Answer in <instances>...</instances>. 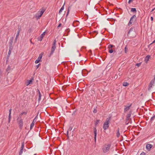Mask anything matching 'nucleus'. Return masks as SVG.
Listing matches in <instances>:
<instances>
[{"label":"nucleus","mask_w":155,"mask_h":155,"mask_svg":"<svg viewBox=\"0 0 155 155\" xmlns=\"http://www.w3.org/2000/svg\"><path fill=\"white\" fill-rule=\"evenodd\" d=\"M111 119L110 117L107 118L105 122L103 124V128L104 130L107 129L109 126V124L110 123Z\"/></svg>","instance_id":"obj_1"},{"label":"nucleus","mask_w":155,"mask_h":155,"mask_svg":"<svg viewBox=\"0 0 155 155\" xmlns=\"http://www.w3.org/2000/svg\"><path fill=\"white\" fill-rule=\"evenodd\" d=\"M134 33H135V29H134V27H133L130 28L128 32L127 35H130V37H134L136 36V35L135 34L134 35H132V34Z\"/></svg>","instance_id":"obj_2"},{"label":"nucleus","mask_w":155,"mask_h":155,"mask_svg":"<svg viewBox=\"0 0 155 155\" xmlns=\"http://www.w3.org/2000/svg\"><path fill=\"white\" fill-rule=\"evenodd\" d=\"M56 40H54L53 42V43L52 45V47L51 48V51L49 55H48V57H50L54 53V51L56 48Z\"/></svg>","instance_id":"obj_3"},{"label":"nucleus","mask_w":155,"mask_h":155,"mask_svg":"<svg viewBox=\"0 0 155 155\" xmlns=\"http://www.w3.org/2000/svg\"><path fill=\"white\" fill-rule=\"evenodd\" d=\"M137 20V18L135 15H133L130 18V20L128 24V25H131L134 21L135 22Z\"/></svg>","instance_id":"obj_4"},{"label":"nucleus","mask_w":155,"mask_h":155,"mask_svg":"<svg viewBox=\"0 0 155 155\" xmlns=\"http://www.w3.org/2000/svg\"><path fill=\"white\" fill-rule=\"evenodd\" d=\"M110 145L108 144L106 146L104 147L102 149L103 152L105 153L108 151L110 148Z\"/></svg>","instance_id":"obj_5"},{"label":"nucleus","mask_w":155,"mask_h":155,"mask_svg":"<svg viewBox=\"0 0 155 155\" xmlns=\"http://www.w3.org/2000/svg\"><path fill=\"white\" fill-rule=\"evenodd\" d=\"M43 54V53H41L39 54L38 59L36 60L35 61V62L36 64H37L40 62V61H41V59L42 58Z\"/></svg>","instance_id":"obj_6"},{"label":"nucleus","mask_w":155,"mask_h":155,"mask_svg":"<svg viewBox=\"0 0 155 155\" xmlns=\"http://www.w3.org/2000/svg\"><path fill=\"white\" fill-rule=\"evenodd\" d=\"M127 105L126 106H125V107L124 109V112H126L127 111H128L130 108V107L132 105V104H127Z\"/></svg>","instance_id":"obj_7"},{"label":"nucleus","mask_w":155,"mask_h":155,"mask_svg":"<svg viewBox=\"0 0 155 155\" xmlns=\"http://www.w3.org/2000/svg\"><path fill=\"white\" fill-rule=\"evenodd\" d=\"M45 10L44 9H42L41 11L38 12L37 14V16H38V17H41L43 14Z\"/></svg>","instance_id":"obj_8"},{"label":"nucleus","mask_w":155,"mask_h":155,"mask_svg":"<svg viewBox=\"0 0 155 155\" xmlns=\"http://www.w3.org/2000/svg\"><path fill=\"white\" fill-rule=\"evenodd\" d=\"M154 80H152L150 82L149 85V87L148 88V91H150V90L151 88L152 87L154 83Z\"/></svg>","instance_id":"obj_9"},{"label":"nucleus","mask_w":155,"mask_h":155,"mask_svg":"<svg viewBox=\"0 0 155 155\" xmlns=\"http://www.w3.org/2000/svg\"><path fill=\"white\" fill-rule=\"evenodd\" d=\"M94 140L95 142H96V137L97 135V130L95 127H94Z\"/></svg>","instance_id":"obj_10"},{"label":"nucleus","mask_w":155,"mask_h":155,"mask_svg":"<svg viewBox=\"0 0 155 155\" xmlns=\"http://www.w3.org/2000/svg\"><path fill=\"white\" fill-rule=\"evenodd\" d=\"M18 125L19 128L21 129H22L23 125V120L22 119H21L18 121Z\"/></svg>","instance_id":"obj_11"},{"label":"nucleus","mask_w":155,"mask_h":155,"mask_svg":"<svg viewBox=\"0 0 155 155\" xmlns=\"http://www.w3.org/2000/svg\"><path fill=\"white\" fill-rule=\"evenodd\" d=\"M46 33V31L44 32L42 34H41L39 38H38V39L39 41H41Z\"/></svg>","instance_id":"obj_12"},{"label":"nucleus","mask_w":155,"mask_h":155,"mask_svg":"<svg viewBox=\"0 0 155 155\" xmlns=\"http://www.w3.org/2000/svg\"><path fill=\"white\" fill-rule=\"evenodd\" d=\"M13 38H14L13 37H12L11 38L10 40L9 47L13 48Z\"/></svg>","instance_id":"obj_13"},{"label":"nucleus","mask_w":155,"mask_h":155,"mask_svg":"<svg viewBox=\"0 0 155 155\" xmlns=\"http://www.w3.org/2000/svg\"><path fill=\"white\" fill-rule=\"evenodd\" d=\"M153 146L150 144H147L146 146V148L148 151H150L151 148Z\"/></svg>","instance_id":"obj_14"},{"label":"nucleus","mask_w":155,"mask_h":155,"mask_svg":"<svg viewBox=\"0 0 155 155\" xmlns=\"http://www.w3.org/2000/svg\"><path fill=\"white\" fill-rule=\"evenodd\" d=\"M9 51L8 53V54L7 57V59H8L9 58V57L10 56V55L11 54V52L12 50L13 49V48H11V47H9Z\"/></svg>","instance_id":"obj_15"},{"label":"nucleus","mask_w":155,"mask_h":155,"mask_svg":"<svg viewBox=\"0 0 155 155\" xmlns=\"http://www.w3.org/2000/svg\"><path fill=\"white\" fill-rule=\"evenodd\" d=\"M150 57V55H147L146 57L144 59V61L145 62V63L147 64V62L149 60V59Z\"/></svg>","instance_id":"obj_16"},{"label":"nucleus","mask_w":155,"mask_h":155,"mask_svg":"<svg viewBox=\"0 0 155 155\" xmlns=\"http://www.w3.org/2000/svg\"><path fill=\"white\" fill-rule=\"evenodd\" d=\"M11 110H12V109H10V110H9V114L8 119V123H10V120H11Z\"/></svg>","instance_id":"obj_17"},{"label":"nucleus","mask_w":155,"mask_h":155,"mask_svg":"<svg viewBox=\"0 0 155 155\" xmlns=\"http://www.w3.org/2000/svg\"><path fill=\"white\" fill-rule=\"evenodd\" d=\"M34 80L33 78L32 77L31 78V79L28 81V83L27 84V86L29 85V84H31L32 82V81Z\"/></svg>","instance_id":"obj_18"},{"label":"nucleus","mask_w":155,"mask_h":155,"mask_svg":"<svg viewBox=\"0 0 155 155\" xmlns=\"http://www.w3.org/2000/svg\"><path fill=\"white\" fill-rule=\"evenodd\" d=\"M131 114L132 111H130L129 112V113L127 114L126 116V118H130V117H131Z\"/></svg>","instance_id":"obj_19"},{"label":"nucleus","mask_w":155,"mask_h":155,"mask_svg":"<svg viewBox=\"0 0 155 155\" xmlns=\"http://www.w3.org/2000/svg\"><path fill=\"white\" fill-rule=\"evenodd\" d=\"M120 128L118 127L117 128V132L116 133L117 137H119L120 136V133L119 132Z\"/></svg>","instance_id":"obj_20"},{"label":"nucleus","mask_w":155,"mask_h":155,"mask_svg":"<svg viewBox=\"0 0 155 155\" xmlns=\"http://www.w3.org/2000/svg\"><path fill=\"white\" fill-rule=\"evenodd\" d=\"M65 2L64 3L63 6L61 7V8L59 10V12H58V13L59 14L61 13V12H62V11L64 10V5H65Z\"/></svg>","instance_id":"obj_21"},{"label":"nucleus","mask_w":155,"mask_h":155,"mask_svg":"<svg viewBox=\"0 0 155 155\" xmlns=\"http://www.w3.org/2000/svg\"><path fill=\"white\" fill-rule=\"evenodd\" d=\"M100 121V120H96V122L94 123L95 127H95L96 128L97 124H98Z\"/></svg>","instance_id":"obj_22"},{"label":"nucleus","mask_w":155,"mask_h":155,"mask_svg":"<svg viewBox=\"0 0 155 155\" xmlns=\"http://www.w3.org/2000/svg\"><path fill=\"white\" fill-rule=\"evenodd\" d=\"M35 119H34L33 121V122H32L30 126V130H31L32 128L34 126L35 124L34 122V120H35Z\"/></svg>","instance_id":"obj_23"},{"label":"nucleus","mask_w":155,"mask_h":155,"mask_svg":"<svg viewBox=\"0 0 155 155\" xmlns=\"http://www.w3.org/2000/svg\"><path fill=\"white\" fill-rule=\"evenodd\" d=\"M131 12L136 13L137 12V10L135 8H132L131 9Z\"/></svg>","instance_id":"obj_24"},{"label":"nucleus","mask_w":155,"mask_h":155,"mask_svg":"<svg viewBox=\"0 0 155 155\" xmlns=\"http://www.w3.org/2000/svg\"><path fill=\"white\" fill-rule=\"evenodd\" d=\"M11 69V67L10 66H8L7 68L6 71L7 72H8V73H9V71Z\"/></svg>","instance_id":"obj_25"},{"label":"nucleus","mask_w":155,"mask_h":155,"mask_svg":"<svg viewBox=\"0 0 155 155\" xmlns=\"http://www.w3.org/2000/svg\"><path fill=\"white\" fill-rule=\"evenodd\" d=\"M115 47V46L111 44L109 45L108 46V48L109 49H112V48Z\"/></svg>","instance_id":"obj_26"},{"label":"nucleus","mask_w":155,"mask_h":155,"mask_svg":"<svg viewBox=\"0 0 155 155\" xmlns=\"http://www.w3.org/2000/svg\"><path fill=\"white\" fill-rule=\"evenodd\" d=\"M108 51L109 53L111 54L113 52H115V51L114 50H113L112 49H109Z\"/></svg>","instance_id":"obj_27"},{"label":"nucleus","mask_w":155,"mask_h":155,"mask_svg":"<svg viewBox=\"0 0 155 155\" xmlns=\"http://www.w3.org/2000/svg\"><path fill=\"white\" fill-rule=\"evenodd\" d=\"M130 119V118H126L125 121L126 124L127 125L128 124V123H129V121H128Z\"/></svg>","instance_id":"obj_28"},{"label":"nucleus","mask_w":155,"mask_h":155,"mask_svg":"<svg viewBox=\"0 0 155 155\" xmlns=\"http://www.w3.org/2000/svg\"><path fill=\"white\" fill-rule=\"evenodd\" d=\"M27 114V112H23L22 113H21L19 115V116L21 117V116L23 115L24 114L25 115H26Z\"/></svg>","instance_id":"obj_29"},{"label":"nucleus","mask_w":155,"mask_h":155,"mask_svg":"<svg viewBox=\"0 0 155 155\" xmlns=\"http://www.w3.org/2000/svg\"><path fill=\"white\" fill-rule=\"evenodd\" d=\"M129 85V83H127V82H124L123 83V85L124 86H127Z\"/></svg>","instance_id":"obj_30"},{"label":"nucleus","mask_w":155,"mask_h":155,"mask_svg":"<svg viewBox=\"0 0 155 155\" xmlns=\"http://www.w3.org/2000/svg\"><path fill=\"white\" fill-rule=\"evenodd\" d=\"M21 30V27L20 26H18V28L17 32H20Z\"/></svg>","instance_id":"obj_31"},{"label":"nucleus","mask_w":155,"mask_h":155,"mask_svg":"<svg viewBox=\"0 0 155 155\" xmlns=\"http://www.w3.org/2000/svg\"><path fill=\"white\" fill-rule=\"evenodd\" d=\"M24 142H23L21 143V149L23 150V149L24 147Z\"/></svg>","instance_id":"obj_32"},{"label":"nucleus","mask_w":155,"mask_h":155,"mask_svg":"<svg viewBox=\"0 0 155 155\" xmlns=\"http://www.w3.org/2000/svg\"><path fill=\"white\" fill-rule=\"evenodd\" d=\"M41 94H40V95H39L38 98V102H39L41 99Z\"/></svg>","instance_id":"obj_33"},{"label":"nucleus","mask_w":155,"mask_h":155,"mask_svg":"<svg viewBox=\"0 0 155 155\" xmlns=\"http://www.w3.org/2000/svg\"><path fill=\"white\" fill-rule=\"evenodd\" d=\"M23 152V150L20 149V150L19 152V155H21Z\"/></svg>","instance_id":"obj_34"},{"label":"nucleus","mask_w":155,"mask_h":155,"mask_svg":"<svg viewBox=\"0 0 155 155\" xmlns=\"http://www.w3.org/2000/svg\"><path fill=\"white\" fill-rule=\"evenodd\" d=\"M124 50H125V52L126 53H127V50H128V48H127V46H126L124 48Z\"/></svg>","instance_id":"obj_35"},{"label":"nucleus","mask_w":155,"mask_h":155,"mask_svg":"<svg viewBox=\"0 0 155 155\" xmlns=\"http://www.w3.org/2000/svg\"><path fill=\"white\" fill-rule=\"evenodd\" d=\"M141 63H137L136 64V66H137L138 67H139Z\"/></svg>","instance_id":"obj_36"},{"label":"nucleus","mask_w":155,"mask_h":155,"mask_svg":"<svg viewBox=\"0 0 155 155\" xmlns=\"http://www.w3.org/2000/svg\"><path fill=\"white\" fill-rule=\"evenodd\" d=\"M155 118V115L153 116L150 119L151 120H154V119Z\"/></svg>","instance_id":"obj_37"},{"label":"nucleus","mask_w":155,"mask_h":155,"mask_svg":"<svg viewBox=\"0 0 155 155\" xmlns=\"http://www.w3.org/2000/svg\"><path fill=\"white\" fill-rule=\"evenodd\" d=\"M93 112L94 113H96L97 112V110L96 108H94L93 111Z\"/></svg>","instance_id":"obj_38"},{"label":"nucleus","mask_w":155,"mask_h":155,"mask_svg":"<svg viewBox=\"0 0 155 155\" xmlns=\"http://www.w3.org/2000/svg\"><path fill=\"white\" fill-rule=\"evenodd\" d=\"M19 33H20V32H17V34H16V38H18V36H19Z\"/></svg>","instance_id":"obj_39"},{"label":"nucleus","mask_w":155,"mask_h":155,"mask_svg":"<svg viewBox=\"0 0 155 155\" xmlns=\"http://www.w3.org/2000/svg\"><path fill=\"white\" fill-rule=\"evenodd\" d=\"M72 127L70 126L68 130V131H71L72 130Z\"/></svg>","instance_id":"obj_40"},{"label":"nucleus","mask_w":155,"mask_h":155,"mask_svg":"<svg viewBox=\"0 0 155 155\" xmlns=\"http://www.w3.org/2000/svg\"><path fill=\"white\" fill-rule=\"evenodd\" d=\"M67 139H68L69 138V136H68V130H67Z\"/></svg>","instance_id":"obj_41"},{"label":"nucleus","mask_w":155,"mask_h":155,"mask_svg":"<svg viewBox=\"0 0 155 155\" xmlns=\"http://www.w3.org/2000/svg\"><path fill=\"white\" fill-rule=\"evenodd\" d=\"M40 64H41L39 63V64H38V65H37L36 66V69H37L39 67V65H40Z\"/></svg>","instance_id":"obj_42"},{"label":"nucleus","mask_w":155,"mask_h":155,"mask_svg":"<svg viewBox=\"0 0 155 155\" xmlns=\"http://www.w3.org/2000/svg\"><path fill=\"white\" fill-rule=\"evenodd\" d=\"M146 154V153L144 152H142L141 153L140 155H145Z\"/></svg>","instance_id":"obj_43"},{"label":"nucleus","mask_w":155,"mask_h":155,"mask_svg":"<svg viewBox=\"0 0 155 155\" xmlns=\"http://www.w3.org/2000/svg\"><path fill=\"white\" fill-rule=\"evenodd\" d=\"M134 0H129L128 2V3L129 4L131 2H133Z\"/></svg>","instance_id":"obj_44"},{"label":"nucleus","mask_w":155,"mask_h":155,"mask_svg":"<svg viewBox=\"0 0 155 155\" xmlns=\"http://www.w3.org/2000/svg\"><path fill=\"white\" fill-rule=\"evenodd\" d=\"M70 12V9H68L67 14L68 15Z\"/></svg>","instance_id":"obj_45"},{"label":"nucleus","mask_w":155,"mask_h":155,"mask_svg":"<svg viewBox=\"0 0 155 155\" xmlns=\"http://www.w3.org/2000/svg\"><path fill=\"white\" fill-rule=\"evenodd\" d=\"M61 23H59L58 26L57 28H58L59 27H60L61 26Z\"/></svg>","instance_id":"obj_46"},{"label":"nucleus","mask_w":155,"mask_h":155,"mask_svg":"<svg viewBox=\"0 0 155 155\" xmlns=\"http://www.w3.org/2000/svg\"><path fill=\"white\" fill-rule=\"evenodd\" d=\"M76 113V111H74L72 113V115H73L75 114Z\"/></svg>","instance_id":"obj_47"},{"label":"nucleus","mask_w":155,"mask_h":155,"mask_svg":"<svg viewBox=\"0 0 155 155\" xmlns=\"http://www.w3.org/2000/svg\"><path fill=\"white\" fill-rule=\"evenodd\" d=\"M18 38H16V37H15V42H16L17 40V39Z\"/></svg>","instance_id":"obj_48"},{"label":"nucleus","mask_w":155,"mask_h":155,"mask_svg":"<svg viewBox=\"0 0 155 155\" xmlns=\"http://www.w3.org/2000/svg\"><path fill=\"white\" fill-rule=\"evenodd\" d=\"M155 43V40H154L153 42H152V43H151L149 45H151V44H152V43Z\"/></svg>","instance_id":"obj_49"},{"label":"nucleus","mask_w":155,"mask_h":155,"mask_svg":"<svg viewBox=\"0 0 155 155\" xmlns=\"http://www.w3.org/2000/svg\"><path fill=\"white\" fill-rule=\"evenodd\" d=\"M150 19L151 21H153V18L152 17H150Z\"/></svg>","instance_id":"obj_50"},{"label":"nucleus","mask_w":155,"mask_h":155,"mask_svg":"<svg viewBox=\"0 0 155 155\" xmlns=\"http://www.w3.org/2000/svg\"><path fill=\"white\" fill-rule=\"evenodd\" d=\"M38 91L39 95H40V94H41L39 90H38Z\"/></svg>","instance_id":"obj_51"},{"label":"nucleus","mask_w":155,"mask_h":155,"mask_svg":"<svg viewBox=\"0 0 155 155\" xmlns=\"http://www.w3.org/2000/svg\"><path fill=\"white\" fill-rule=\"evenodd\" d=\"M155 8H153V9H152V10H151V12H153L154 11V10L155 9Z\"/></svg>","instance_id":"obj_52"},{"label":"nucleus","mask_w":155,"mask_h":155,"mask_svg":"<svg viewBox=\"0 0 155 155\" xmlns=\"http://www.w3.org/2000/svg\"><path fill=\"white\" fill-rule=\"evenodd\" d=\"M70 9H71V7H70V6L68 7V9H70Z\"/></svg>","instance_id":"obj_53"},{"label":"nucleus","mask_w":155,"mask_h":155,"mask_svg":"<svg viewBox=\"0 0 155 155\" xmlns=\"http://www.w3.org/2000/svg\"><path fill=\"white\" fill-rule=\"evenodd\" d=\"M68 30H69V31H70V30L69 28H68L67 29V31H68Z\"/></svg>","instance_id":"obj_54"},{"label":"nucleus","mask_w":155,"mask_h":155,"mask_svg":"<svg viewBox=\"0 0 155 155\" xmlns=\"http://www.w3.org/2000/svg\"><path fill=\"white\" fill-rule=\"evenodd\" d=\"M68 15L66 14V17H67Z\"/></svg>","instance_id":"obj_55"},{"label":"nucleus","mask_w":155,"mask_h":155,"mask_svg":"<svg viewBox=\"0 0 155 155\" xmlns=\"http://www.w3.org/2000/svg\"><path fill=\"white\" fill-rule=\"evenodd\" d=\"M30 42L31 43H32V41H31V40H30Z\"/></svg>","instance_id":"obj_56"},{"label":"nucleus","mask_w":155,"mask_h":155,"mask_svg":"<svg viewBox=\"0 0 155 155\" xmlns=\"http://www.w3.org/2000/svg\"><path fill=\"white\" fill-rule=\"evenodd\" d=\"M29 131L28 132V133L27 134V135H28V134L29 133Z\"/></svg>","instance_id":"obj_57"},{"label":"nucleus","mask_w":155,"mask_h":155,"mask_svg":"<svg viewBox=\"0 0 155 155\" xmlns=\"http://www.w3.org/2000/svg\"><path fill=\"white\" fill-rule=\"evenodd\" d=\"M97 32V31H94V32Z\"/></svg>","instance_id":"obj_58"},{"label":"nucleus","mask_w":155,"mask_h":155,"mask_svg":"<svg viewBox=\"0 0 155 155\" xmlns=\"http://www.w3.org/2000/svg\"><path fill=\"white\" fill-rule=\"evenodd\" d=\"M81 54H79V56H81Z\"/></svg>","instance_id":"obj_59"}]
</instances>
